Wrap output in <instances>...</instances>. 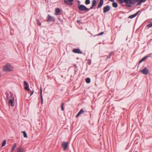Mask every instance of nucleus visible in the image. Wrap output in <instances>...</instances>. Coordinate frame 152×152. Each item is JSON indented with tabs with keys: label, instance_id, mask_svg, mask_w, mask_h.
Returning <instances> with one entry per match:
<instances>
[{
	"label": "nucleus",
	"instance_id": "473e14b6",
	"mask_svg": "<svg viewBox=\"0 0 152 152\" xmlns=\"http://www.w3.org/2000/svg\"><path fill=\"white\" fill-rule=\"evenodd\" d=\"M103 34H104V32H101V33H99V34H98V35H102Z\"/></svg>",
	"mask_w": 152,
	"mask_h": 152
},
{
	"label": "nucleus",
	"instance_id": "4c0bfd02",
	"mask_svg": "<svg viewBox=\"0 0 152 152\" xmlns=\"http://www.w3.org/2000/svg\"><path fill=\"white\" fill-rule=\"evenodd\" d=\"M110 55L107 57V58L108 59L109 58H110Z\"/></svg>",
	"mask_w": 152,
	"mask_h": 152
},
{
	"label": "nucleus",
	"instance_id": "c85d7f7f",
	"mask_svg": "<svg viewBox=\"0 0 152 152\" xmlns=\"http://www.w3.org/2000/svg\"><path fill=\"white\" fill-rule=\"evenodd\" d=\"M37 24L39 25V26H40L41 25V23L39 21V20H37Z\"/></svg>",
	"mask_w": 152,
	"mask_h": 152
},
{
	"label": "nucleus",
	"instance_id": "e433bc0d",
	"mask_svg": "<svg viewBox=\"0 0 152 152\" xmlns=\"http://www.w3.org/2000/svg\"><path fill=\"white\" fill-rule=\"evenodd\" d=\"M78 4H80V2L79 1H78Z\"/></svg>",
	"mask_w": 152,
	"mask_h": 152
},
{
	"label": "nucleus",
	"instance_id": "39448f33",
	"mask_svg": "<svg viewBox=\"0 0 152 152\" xmlns=\"http://www.w3.org/2000/svg\"><path fill=\"white\" fill-rule=\"evenodd\" d=\"M110 9V7L109 5H107L104 7L103 9V13H105L108 12Z\"/></svg>",
	"mask_w": 152,
	"mask_h": 152
},
{
	"label": "nucleus",
	"instance_id": "aec40b11",
	"mask_svg": "<svg viewBox=\"0 0 152 152\" xmlns=\"http://www.w3.org/2000/svg\"><path fill=\"white\" fill-rule=\"evenodd\" d=\"M136 2H137L136 0H130V3L131 4H134Z\"/></svg>",
	"mask_w": 152,
	"mask_h": 152
},
{
	"label": "nucleus",
	"instance_id": "c756f323",
	"mask_svg": "<svg viewBox=\"0 0 152 152\" xmlns=\"http://www.w3.org/2000/svg\"><path fill=\"white\" fill-rule=\"evenodd\" d=\"M64 103H62L61 104V110L63 111L64 110Z\"/></svg>",
	"mask_w": 152,
	"mask_h": 152
},
{
	"label": "nucleus",
	"instance_id": "423d86ee",
	"mask_svg": "<svg viewBox=\"0 0 152 152\" xmlns=\"http://www.w3.org/2000/svg\"><path fill=\"white\" fill-rule=\"evenodd\" d=\"M74 0H64V2L66 5H68L70 4L71 5H73L72 2Z\"/></svg>",
	"mask_w": 152,
	"mask_h": 152
},
{
	"label": "nucleus",
	"instance_id": "6ab92c4d",
	"mask_svg": "<svg viewBox=\"0 0 152 152\" xmlns=\"http://www.w3.org/2000/svg\"><path fill=\"white\" fill-rule=\"evenodd\" d=\"M113 2V3L112 4V5L113 7L115 8L117 7L118 6V5L117 3L115 2Z\"/></svg>",
	"mask_w": 152,
	"mask_h": 152
},
{
	"label": "nucleus",
	"instance_id": "f3484780",
	"mask_svg": "<svg viewBox=\"0 0 152 152\" xmlns=\"http://www.w3.org/2000/svg\"><path fill=\"white\" fill-rule=\"evenodd\" d=\"M96 0H93L92 2V6L91 7L90 9H92L93 8V7L96 6Z\"/></svg>",
	"mask_w": 152,
	"mask_h": 152
},
{
	"label": "nucleus",
	"instance_id": "20e7f679",
	"mask_svg": "<svg viewBox=\"0 0 152 152\" xmlns=\"http://www.w3.org/2000/svg\"><path fill=\"white\" fill-rule=\"evenodd\" d=\"M68 142H63L62 144V147L63 148V150L65 151L68 147Z\"/></svg>",
	"mask_w": 152,
	"mask_h": 152
},
{
	"label": "nucleus",
	"instance_id": "bb28decb",
	"mask_svg": "<svg viewBox=\"0 0 152 152\" xmlns=\"http://www.w3.org/2000/svg\"><path fill=\"white\" fill-rule=\"evenodd\" d=\"M90 0H86L85 1V3L86 4H90Z\"/></svg>",
	"mask_w": 152,
	"mask_h": 152
},
{
	"label": "nucleus",
	"instance_id": "9d476101",
	"mask_svg": "<svg viewBox=\"0 0 152 152\" xmlns=\"http://www.w3.org/2000/svg\"><path fill=\"white\" fill-rule=\"evenodd\" d=\"M16 152H25L24 149L21 147H18L16 149Z\"/></svg>",
	"mask_w": 152,
	"mask_h": 152
},
{
	"label": "nucleus",
	"instance_id": "5701e85b",
	"mask_svg": "<svg viewBox=\"0 0 152 152\" xmlns=\"http://www.w3.org/2000/svg\"><path fill=\"white\" fill-rule=\"evenodd\" d=\"M40 91H41V103L42 104H43V100L42 97V90L41 88L40 89Z\"/></svg>",
	"mask_w": 152,
	"mask_h": 152
},
{
	"label": "nucleus",
	"instance_id": "cd10ccee",
	"mask_svg": "<svg viewBox=\"0 0 152 152\" xmlns=\"http://www.w3.org/2000/svg\"><path fill=\"white\" fill-rule=\"evenodd\" d=\"M152 27V22L150 23L149 24H148L146 26V27Z\"/></svg>",
	"mask_w": 152,
	"mask_h": 152
},
{
	"label": "nucleus",
	"instance_id": "1a4fd4ad",
	"mask_svg": "<svg viewBox=\"0 0 152 152\" xmlns=\"http://www.w3.org/2000/svg\"><path fill=\"white\" fill-rule=\"evenodd\" d=\"M72 52L75 53L82 54V52L79 49H75L73 50Z\"/></svg>",
	"mask_w": 152,
	"mask_h": 152
},
{
	"label": "nucleus",
	"instance_id": "4468645a",
	"mask_svg": "<svg viewBox=\"0 0 152 152\" xmlns=\"http://www.w3.org/2000/svg\"><path fill=\"white\" fill-rule=\"evenodd\" d=\"M146 0H136L137 2H138L137 6L140 5L141 3L146 1Z\"/></svg>",
	"mask_w": 152,
	"mask_h": 152
},
{
	"label": "nucleus",
	"instance_id": "2f4dec72",
	"mask_svg": "<svg viewBox=\"0 0 152 152\" xmlns=\"http://www.w3.org/2000/svg\"><path fill=\"white\" fill-rule=\"evenodd\" d=\"M120 3L122 4L124 2V0H117Z\"/></svg>",
	"mask_w": 152,
	"mask_h": 152
},
{
	"label": "nucleus",
	"instance_id": "7ed1b4c3",
	"mask_svg": "<svg viewBox=\"0 0 152 152\" xmlns=\"http://www.w3.org/2000/svg\"><path fill=\"white\" fill-rule=\"evenodd\" d=\"M3 69L4 70L8 71H10L12 70L13 68L9 65H7L4 66Z\"/></svg>",
	"mask_w": 152,
	"mask_h": 152
},
{
	"label": "nucleus",
	"instance_id": "c9c22d12",
	"mask_svg": "<svg viewBox=\"0 0 152 152\" xmlns=\"http://www.w3.org/2000/svg\"><path fill=\"white\" fill-rule=\"evenodd\" d=\"M34 93V91H31V93L30 95V96H31V95H32V94H33Z\"/></svg>",
	"mask_w": 152,
	"mask_h": 152
},
{
	"label": "nucleus",
	"instance_id": "b1692460",
	"mask_svg": "<svg viewBox=\"0 0 152 152\" xmlns=\"http://www.w3.org/2000/svg\"><path fill=\"white\" fill-rule=\"evenodd\" d=\"M22 132L23 134V136H24V137H25L27 138V134H26V132L25 131H24Z\"/></svg>",
	"mask_w": 152,
	"mask_h": 152
},
{
	"label": "nucleus",
	"instance_id": "9b49d317",
	"mask_svg": "<svg viewBox=\"0 0 152 152\" xmlns=\"http://www.w3.org/2000/svg\"><path fill=\"white\" fill-rule=\"evenodd\" d=\"M60 10L59 8H56L55 9L56 14L55 15H60L61 14L60 13Z\"/></svg>",
	"mask_w": 152,
	"mask_h": 152
},
{
	"label": "nucleus",
	"instance_id": "7c9ffc66",
	"mask_svg": "<svg viewBox=\"0 0 152 152\" xmlns=\"http://www.w3.org/2000/svg\"><path fill=\"white\" fill-rule=\"evenodd\" d=\"M23 83H24V84L25 86L28 85V83L26 82V81H24Z\"/></svg>",
	"mask_w": 152,
	"mask_h": 152
},
{
	"label": "nucleus",
	"instance_id": "393cba45",
	"mask_svg": "<svg viewBox=\"0 0 152 152\" xmlns=\"http://www.w3.org/2000/svg\"><path fill=\"white\" fill-rule=\"evenodd\" d=\"M6 140H4L2 142V147L4 146L6 144Z\"/></svg>",
	"mask_w": 152,
	"mask_h": 152
},
{
	"label": "nucleus",
	"instance_id": "f704fd0d",
	"mask_svg": "<svg viewBox=\"0 0 152 152\" xmlns=\"http://www.w3.org/2000/svg\"><path fill=\"white\" fill-rule=\"evenodd\" d=\"M77 23H80L81 22L80 20H77Z\"/></svg>",
	"mask_w": 152,
	"mask_h": 152
},
{
	"label": "nucleus",
	"instance_id": "412c9836",
	"mask_svg": "<svg viewBox=\"0 0 152 152\" xmlns=\"http://www.w3.org/2000/svg\"><path fill=\"white\" fill-rule=\"evenodd\" d=\"M149 57V56H146L144 58H143L139 62V63H141L143 61L145 60V59L148 57Z\"/></svg>",
	"mask_w": 152,
	"mask_h": 152
},
{
	"label": "nucleus",
	"instance_id": "f257e3e1",
	"mask_svg": "<svg viewBox=\"0 0 152 152\" xmlns=\"http://www.w3.org/2000/svg\"><path fill=\"white\" fill-rule=\"evenodd\" d=\"M6 101H8V104L10 106L12 107L14 106V98L12 93H10V94H7Z\"/></svg>",
	"mask_w": 152,
	"mask_h": 152
},
{
	"label": "nucleus",
	"instance_id": "a211bd4d",
	"mask_svg": "<svg viewBox=\"0 0 152 152\" xmlns=\"http://www.w3.org/2000/svg\"><path fill=\"white\" fill-rule=\"evenodd\" d=\"M17 145V144L16 143H15L13 144V146L12 147V148L11 150V152H13L14 151V149H15V148H16Z\"/></svg>",
	"mask_w": 152,
	"mask_h": 152
},
{
	"label": "nucleus",
	"instance_id": "f03ea898",
	"mask_svg": "<svg viewBox=\"0 0 152 152\" xmlns=\"http://www.w3.org/2000/svg\"><path fill=\"white\" fill-rule=\"evenodd\" d=\"M78 7L80 11H88L89 10L85 6L83 5L78 4Z\"/></svg>",
	"mask_w": 152,
	"mask_h": 152
},
{
	"label": "nucleus",
	"instance_id": "4be33fe9",
	"mask_svg": "<svg viewBox=\"0 0 152 152\" xmlns=\"http://www.w3.org/2000/svg\"><path fill=\"white\" fill-rule=\"evenodd\" d=\"M91 81V80L90 78H87L86 79V83H90Z\"/></svg>",
	"mask_w": 152,
	"mask_h": 152
},
{
	"label": "nucleus",
	"instance_id": "2eb2a0df",
	"mask_svg": "<svg viewBox=\"0 0 152 152\" xmlns=\"http://www.w3.org/2000/svg\"><path fill=\"white\" fill-rule=\"evenodd\" d=\"M139 11H138L137 12H136L135 14H134V15H131L130 16H129V18H134L138 14V13H139Z\"/></svg>",
	"mask_w": 152,
	"mask_h": 152
},
{
	"label": "nucleus",
	"instance_id": "a878e982",
	"mask_svg": "<svg viewBox=\"0 0 152 152\" xmlns=\"http://www.w3.org/2000/svg\"><path fill=\"white\" fill-rule=\"evenodd\" d=\"M25 89L26 90H27L28 91H29V89L28 85L25 86Z\"/></svg>",
	"mask_w": 152,
	"mask_h": 152
},
{
	"label": "nucleus",
	"instance_id": "0eeeda50",
	"mask_svg": "<svg viewBox=\"0 0 152 152\" xmlns=\"http://www.w3.org/2000/svg\"><path fill=\"white\" fill-rule=\"evenodd\" d=\"M142 73L145 75H147L148 73V69L146 67L143 68L140 71Z\"/></svg>",
	"mask_w": 152,
	"mask_h": 152
},
{
	"label": "nucleus",
	"instance_id": "6e6552de",
	"mask_svg": "<svg viewBox=\"0 0 152 152\" xmlns=\"http://www.w3.org/2000/svg\"><path fill=\"white\" fill-rule=\"evenodd\" d=\"M55 21V18H54L50 15H48L47 21V22H50V21Z\"/></svg>",
	"mask_w": 152,
	"mask_h": 152
},
{
	"label": "nucleus",
	"instance_id": "dca6fc26",
	"mask_svg": "<svg viewBox=\"0 0 152 152\" xmlns=\"http://www.w3.org/2000/svg\"><path fill=\"white\" fill-rule=\"evenodd\" d=\"M85 111L83 110V109H81L80 111L78 112L77 115L76 117H78L81 114L83 113Z\"/></svg>",
	"mask_w": 152,
	"mask_h": 152
},
{
	"label": "nucleus",
	"instance_id": "f8f14e48",
	"mask_svg": "<svg viewBox=\"0 0 152 152\" xmlns=\"http://www.w3.org/2000/svg\"><path fill=\"white\" fill-rule=\"evenodd\" d=\"M129 1L130 2V0H124V2L126 3L125 5L129 7H130L131 6V5L130 4H131L130 3L129 4Z\"/></svg>",
	"mask_w": 152,
	"mask_h": 152
},
{
	"label": "nucleus",
	"instance_id": "ddd939ff",
	"mask_svg": "<svg viewBox=\"0 0 152 152\" xmlns=\"http://www.w3.org/2000/svg\"><path fill=\"white\" fill-rule=\"evenodd\" d=\"M104 3V0H100V3L97 7V8L99 9L102 6Z\"/></svg>",
	"mask_w": 152,
	"mask_h": 152
},
{
	"label": "nucleus",
	"instance_id": "72a5a7b5",
	"mask_svg": "<svg viewBox=\"0 0 152 152\" xmlns=\"http://www.w3.org/2000/svg\"><path fill=\"white\" fill-rule=\"evenodd\" d=\"M113 54V52H111L110 54V57L111 56V55H112V54Z\"/></svg>",
	"mask_w": 152,
	"mask_h": 152
}]
</instances>
